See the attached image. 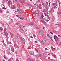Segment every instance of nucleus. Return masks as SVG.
<instances>
[{
	"instance_id": "nucleus-1",
	"label": "nucleus",
	"mask_w": 61,
	"mask_h": 61,
	"mask_svg": "<svg viewBox=\"0 0 61 61\" xmlns=\"http://www.w3.org/2000/svg\"><path fill=\"white\" fill-rule=\"evenodd\" d=\"M7 35H8V34L6 32H4V36L6 38H8V36H7Z\"/></svg>"
},
{
	"instance_id": "nucleus-2",
	"label": "nucleus",
	"mask_w": 61,
	"mask_h": 61,
	"mask_svg": "<svg viewBox=\"0 0 61 61\" xmlns=\"http://www.w3.org/2000/svg\"><path fill=\"white\" fill-rule=\"evenodd\" d=\"M59 3H58L57 2L56 3V5L57 6H59V5L60 4V2L58 1Z\"/></svg>"
},
{
	"instance_id": "nucleus-3",
	"label": "nucleus",
	"mask_w": 61,
	"mask_h": 61,
	"mask_svg": "<svg viewBox=\"0 0 61 61\" xmlns=\"http://www.w3.org/2000/svg\"><path fill=\"white\" fill-rule=\"evenodd\" d=\"M20 13L21 14H22V13H24V11L23 10L21 9L20 10Z\"/></svg>"
},
{
	"instance_id": "nucleus-4",
	"label": "nucleus",
	"mask_w": 61,
	"mask_h": 61,
	"mask_svg": "<svg viewBox=\"0 0 61 61\" xmlns=\"http://www.w3.org/2000/svg\"><path fill=\"white\" fill-rule=\"evenodd\" d=\"M36 13L37 14H39V11H38V10H36L35 11Z\"/></svg>"
},
{
	"instance_id": "nucleus-5",
	"label": "nucleus",
	"mask_w": 61,
	"mask_h": 61,
	"mask_svg": "<svg viewBox=\"0 0 61 61\" xmlns=\"http://www.w3.org/2000/svg\"><path fill=\"white\" fill-rule=\"evenodd\" d=\"M11 50L12 52H14V51H15V50H14V48L12 47L11 49Z\"/></svg>"
},
{
	"instance_id": "nucleus-6",
	"label": "nucleus",
	"mask_w": 61,
	"mask_h": 61,
	"mask_svg": "<svg viewBox=\"0 0 61 61\" xmlns=\"http://www.w3.org/2000/svg\"><path fill=\"white\" fill-rule=\"evenodd\" d=\"M27 61H32V60L30 59V58H29L27 60Z\"/></svg>"
},
{
	"instance_id": "nucleus-7",
	"label": "nucleus",
	"mask_w": 61,
	"mask_h": 61,
	"mask_svg": "<svg viewBox=\"0 0 61 61\" xmlns=\"http://www.w3.org/2000/svg\"><path fill=\"white\" fill-rule=\"evenodd\" d=\"M30 55H33V54H34V52L31 51H30Z\"/></svg>"
},
{
	"instance_id": "nucleus-8",
	"label": "nucleus",
	"mask_w": 61,
	"mask_h": 61,
	"mask_svg": "<svg viewBox=\"0 0 61 61\" xmlns=\"http://www.w3.org/2000/svg\"><path fill=\"white\" fill-rule=\"evenodd\" d=\"M43 23L45 25H47V24H46V23L45 21H43Z\"/></svg>"
},
{
	"instance_id": "nucleus-9",
	"label": "nucleus",
	"mask_w": 61,
	"mask_h": 61,
	"mask_svg": "<svg viewBox=\"0 0 61 61\" xmlns=\"http://www.w3.org/2000/svg\"><path fill=\"white\" fill-rule=\"evenodd\" d=\"M43 57H45V58L46 57V55L45 54H43Z\"/></svg>"
},
{
	"instance_id": "nucleus-10",
	"label": "nucleus",
	"mask_w": 61,
	"mask_h": 61,
	"mask_svg": "<svg viewBox=\"0 0 61 61\" xmlns=\"http://www.w3.org/2000/svg\"><path fill=\"white\" fill-rule=\"evenodd\" d=\"M42 43H46V41L45 40H42L41 41Z\"/></svg>"
},
{
	"instance_id": "nucleus-11",
	"label": "nucleus",
	"mask_w": 61,
	"mask_h": 61,
	"mask_svg": "<svg viewBox=\"0 0 61 61\" xmlns=\"http://www.w3.org/2000/svg\"><path fill=\"white\" fill-rule=\"evenodd\" d=\"M40 35H43V32L41 31H40Z\"/></svg>"
},
{
	"instance_id": "nucleus-12",
	"label": "nucleus",
	"mask_w": 61,
	"mask_h": 61,
	"mask_svg": "<svg viewBox=\"0 0 61 61\" xmlns=\"http://www.w3.org/2000/svg\"><path fill=\"white\" fill-rule=\"evenodd\" d=\"M17 38L19 39H20V36L19 35H18L17 36Z\"/></svg>"
},
{
	"instance_id": "nucleus-13",
	"label": "nucleus",
	"mask_w": 61,
	"mask_h": 61,
	"mask_svg": "<svg viewBox=\"0 0 61 61\" xmlns=\"http://www.w3.org/2000/svg\"><path fill=\"white\" fill-rule=\"evenodd\" d=\"M13 59L12 58H11L10 59L8 60V61H11V60H13Z\"/></svg>"
},
{
	"instance_id": "nucleus-14",
	"label": "nucleus",
	"mask_w": 61,
	"mask_h": 61,
	"mask_svg": "<svg viewBox=\"0 0 61 61\" xmlns=\"http://www.w3.org/2000/svg\"><path fill=\"white\" fill-rule=\"evenodd\" d=\"M56 38L57 39V40L56 39V40H55V41H59V40H58V37L57 36H56Z\"/></svg>"
},
{
	"instance_id": "nucleus-15",
	"label": "nucleus",
	"mask_w": 61,
	"mask_h": 61,
	"mask_svg": "<svg viewBox=\"0 0 61 61\" xmlns=\"http://www.w3.org/2000/svg\"><path fill=\"white\" fill-rule=\"evenodd\" d=\"M21 33H22L23 34H24V33H25V31L24 30H22L21 32H20Z\"/></svg>"
},
{
	"instance_id": "nucleus-16",
	"label": "nucleus",
	"mask_w": 61,
	"mask_h": 61,
	"mask_svg": "<svg viewBox=\"0 0 61 61\" xmlns=\"http://www.w3.org/2000/svg\"><path fill=\"white\" fill-rule=\"evenodd\" d=\"M3 28L2 27H0V30L1 31H3Z\"/></svg>"
},
{
	"instance_id": "nucleus-17",
	"label": "nucleus",
	"mask_w": 61,
	"mask_h": 61,
	"mask_svg": "<svg viewBox=\"0 0 61 61\" xmlns=\"http://www.w3.org/2000/svg\"><path fill=\"white\" fill-rule=\"evenodd\" d=\"M21 39L22 40V41H25V39L24 38H23L21 37Z\"/></svg>"
},
{
	"instance_id": "nucleus-18",
	"label": "nucleus",
	"mask_w": 61,
	"mask_h": 61,
	"mask_svg": "<svg viewBox=\"0 0 61 61\" xmlns=\"http://www.w3.org/2000/svg\"><path fill=\"white\" fill-rule=\"evenodd\" d=\"M8 3L9 4H10L11 3V0H9L8 1Z\"/></svg>"
},
{
	"instance_id": "nucleus-19",
	"label": "nucleus",
	"mask_w": 61,
	"mask_h": 61,
	"mask_svg": "<svg viewBox=\"0 0 61 61\" xmlns=\"http://www.w3.org/2000/svg\"><path fill=\"white\" fill-rule=\"evenodd\" d=\"M39 56H40L39 55H38V54L36 56L37 57H39Z\"/></svg>"
},
{
	"instance_id": "nucleus-20",
	"label": "nucleus",
	"mask_w": 61,
	"mask_h": 61,
	"mask_svg": "<svg viewBox=\"0 0 61 61\" xmlns=\"http://www.w3.org/2000/svg\"><path fill=\"white\" fill-rule=\"evenodd\" d=\"M51 11L52 12H54V9L53 8H52L51 10Z\"/></svg>"
},
{
	"instance_id": "nucleus-21",
	"label": "nucleus",
	"mask_w": 61,
	"mask_h": 61,
	"mask_svg": "<svg viewBox=\"0 0 61 61\" xmlns=\"http://www.w3.org/2000/svg\"><path fill=\"white\" fill-rule=\"evenodd\" d=\"M29 25H34V24L33 23H30Z\"/></svg>"
},
{
	"instance_id": "nucleus-22",
	"label": "nucleus",
	"mask_w": 61,
	"mask_h": 61,
	"mask_svg": "<svg viewBox=\"0 0 61 61\" xmlns=\"http://www.w3.org/2000/svg\"><path fill=\"white\" fill-rule=\"evenodd\" d=\"M54 38L55 40H56V36H54Z\"/></svg>"
},
{
	"instance_id": "nucleus-23",
	"label": "nucleus",
	"mask_w": 61,
	"mask_h": 61,
	"mask_svg": "<svg viewBox=\"0 0 61 61\" xmlns=\"http://www.w3.org/2000/svg\"><path fill=\"white\" fill-rule=\"evenodd\" d=\"M10 33L11 36H13V34H12V33L10 32Z\"/></svg>"
},
{
	"instance_id": "nucleus-24",
	"label": "nucleus",
	"mask_w": 61,
	"mask_h": 61,
	"mask_svg": "<svg viewBox=\"0 0 61 61\" xmlns=\"http://www.w3.org/2000/svg\"><path fill=\"white\" fill-rule=\"evenodd\" d=\"M0 24H1V25H2V26H4V23L1 22Z\"/></svg>"
},
{
	"instance_id": "nucleus-25",
	"label": "nucleus",
	"mask_w": 61,
	"mask_h": 61,
	"mask_svg": "<svg viewBox=\"0 0 61 61\" xmlns=\"http://www.w3.org/2000/svg\"><path fill=\"white\" fill-rule=\"evenodd\" d=\"M19 24V23L18 22H17L15 23V25H18Z\"/></svg>"
},
{
	"instance_id": "nucleus-26",
	"label": "nucleus",
	"mask_w": 61,
	"mask_h": 61,
	"mask_svg": "<svg viewBox=\"0 0 61 61\" xmlns=\"http://www.w3.org/2000/svg\"><path fill=\"white\" fill-rule=\"evenodd\" d=\"M53 50H55L56 49L55 48H54L53 47L51 48Z\"/></svg>"
},
{
	"instance_id": "nucleus-27",
	"label": "nucleus",
	"mask_w": 61,
	"mask_h": 61,
	"mask_svg": "<svg viewBox=\"0 0 61 61\" xmlns=\"http://www.w3.org/2000/svg\"><path fill=\"white\" fill-rule=\"evenodd\" d=\"M24 0H20V2L21 3H23V2H24Z\"/></svg>"
},
{
	"instance_id": "nucleus-28",
	"label": "nucleus",
	"mask_w": 61,
	"mask_h": 61,
	"mask_svg": "<svg viewBox=\"0 0 61 61\" xmlns=\"http://www.w3.org/2000/svg\"><path fill=\"white\" fill-rule=\"evenodd\" d=\"M6 28H5L4 29V32H5L6 31Z\"/></svg>"
},
{
	"instance_id": "nucleus-29",
	"label": "nucleus",
	"mask_w": 61,
	"mask_h": 61,
	"mask_svg": "<svg viewBox=\"0 0 61 61\" xmlns=\"http://www.w3.org/2000/svg\"><path fill=\"white\" fill-rule=\"evenodd\" d=\"M43 12H46V10H45L44 9L43 10Z\"/></svg>"
},
{
	"instance_id": "nucleus-30",
	"label": "nucleus",
	"mask_w": 61,
	"mask_h": 61,
	"mask_svg": "<svg viewBox=\"0 0 61 61\" xmlns=\"http://www.w3.org/2000/svg\"><path fill=\"white\" fill-rule=\"evenodd\" d=\"M17 6L18 7H20V5H19V4H17Z\"/></svg>"
},
{
	"instance_id": "nucleus-31",
	"label": "nucleus",
	"mask_w": 61,
	"mask_h": 61,
	"mask_svg": "<svg viewBox=\"0 0 61 61\" xmlns=\"http://www.w3.org/2000/svg\"><path fill=\"white\" fill-rule=\"evenodd\" d=\"M44 20H41L40 21V22L42 23H43V22H44Z\"/></svg>"
},
{
	"instance_id": "nucleus-32",
	"label": "nucleus",
	"mask_w": 61,
	"mask_h": 61,
	"mask_svg": "<svg viewBox=\"0 0 61 61\" xmlns=\"http://www.w3.org/2000/svg\"><path fill=\"white\" fill-rule=\"evenodd\" d=\"M19 30L20 32H21L23 30H22V29H20Z\"/></svg>"
},
{
	"instance_id": "nucleus-33",
	"label": "nucleus",
	"mask_w": 61,
	"mask_h": 61,
	"mask_svg": "<svg viewBox=\"0 0 61 61\" xmlns=\"http://www.w3.org/2000/svg\"><path fill=\"white\" fill-rule=\"evenodd\" d=\"M16 16H17V17H19V15H16Z\"/></svg>"
},
{
	"instance_id": "nucleus-34",
	"label": "nucleus",
	"mask_w": 61,
	"mask_h": 61,
	"mask_svg": "<svg viewBox=\"0 0 61 61\" xmlns=\"http://www.w3.org/2000/svg\"><path fill=\"white\" fill-rule=\"evenodd\" d=\"M11 8H12L13 9H14V8H15V6H13L11 7Z\"/></svg>"
},
{
	"instance_id": "nucleus-35",
	"label": "nucleus",
	"mask_w": 61,
	"mask_h": 61,
	"mask_svg": "<svg viewBox=\"0 0 61 61\" xmlns=\"http://www.w3.org/2000/svg\"><path fill=\"white\" fill-rule=\"evenodd\" d=\"M15 47L17 48H19V47L18 46H17L15 45Z\"/></svg>"
},
{
	"instance_id": "nucleus-36",
	"label": "nucleus",
	"mask_w": 61,
	"mask_h": 61,
	"mask_svg": "<svg viewBox=\"0 0 61 61\" xmlns=\"http://www.w3.org/2000/svg\"><path fill=\"white\" fill-rule=\"evenodd\" d=\"M44 14L45 15V16H46L47 15L46 14V13H44Z\"/></svg>"
},
{
	"instance_id": "nucleus-37",
	"label": "nucleus",
	"mask_w": 61,
	"mask_h": 61,
	"mask_svg": "<svg viewBox=\"0 0 61 61\" xmlns=\"http://www.w3.org/2000/svg\"><path fill=\"white\" fill-rule=\"evenodd\" d=\"M51 61H55V60L54 59H51Z\"/></svg>"
},
{
	"instance_id": "nucleus-38",
	"label": "nucleus",
	"mask_w": 61,
	"mask_h": 61,
	"mask_svg": "<svg viewBox=\"0 0 61 61\" xmlns=\"http://www.w3.org/2000/svg\"><path fill=\"white\" fill-rule=\"evenodd\" d=\"M2 9H6V8L5 7H2Z\"/></svg>"
},
{
	"instance_id": "nucleus-39",
	"label": "nucleus",
	"mask_w": 61,
	"mask_h": 61,
	"mask_svg": "<svg viewBox=\"0 0 61 61\" xmlns=\"http://www.w3.org/2000/svg\"><path fill=\"white\" fill-rule=\"evenodd\" d=\"M46 5H48V2H46Z\"/></svg>"
},
{
	"instance_id": "nucleus-40",
	"label": "nucleus",
	"mask_w": 61,
	"mask_h": 61,
	"mask_svg": "<svg viewBox=\"0 0 61 61\" xmlns=\"http://www.w3.org/2000/svg\"><path fill=\"white\" fill-rule=\"evenodd\" d=\"M42 5H44V6H45V5H44V3L42 2Z\"/></svg>"
},
{
	"instance_id": "nucleus-41",
	"label": "nucleus",
	"mask_w": 61,
	"mask_h": 61,
	"mask_svg": "<svg viewBox=\"0 0 61 61\" xmlns=\"http://www.w3.org/2000/svg\"><path fill=\"white\" fill-rule=\"evenodd\" d=\"M41 14H42V16H41V17H42V18H43V17H44V16H43V13H42V12H41Z\"/></svg>"
},
{
	"instance_id": "nucleus-42",
	"label": "nucleus",
	"mask_w": 61,
	"mask_h": 61,
	"mask_svg": "<svg viewBox=\"0 0 61 61\" xmlns=\"http://www.w3.org/2000/svg\"><path fill=\"white\" fill-rule=\"evenodd\" d=\"M4 58H5V59H6V58H5V55L4 56Z\"/></svg>"
},
{
	"instance_id": "nucleus-43",
	"label": "nucleus",
	"mask_w": 61,
	"mask_h": 61,
	"mask_svg": "<svg viewBox=\"0 0 61 61\" xmlns=\"http://www.w3.org/2000/svg\"><path fill=\"white\" fill-rule=\"evenodd\" d=\"M2 10H0V13H2Z\"/></svg>"
},
{
	"instance_id": "nucleus-44",
	"label": "nucleus",
	"mask_w": 61,
	"mask_h": 61,
	"mask_svg": "<svg viewBox=\"0 0 61 61\" xmlns=\"http://www.w3.org/2000/svg\"><path fill=\"white\" fill-rule=\"evenodd\" d=\"M42 8L40 6L39 7V9H42Z\"/></svg>"
},
{
	"instance_id": "nucleus-45",
	"label": "nucleus",
	"mask_w": 61,
	"mask_h": 61,
	"mask_svg": "<svg viewBox=\"0 0 61 61\" xmlns=\"http://www.w3.org/2000/svg\"><path fill=\"white\" fill-rule=\"evenodd\" d=\"M47 36H48V37H49L50 36L49 35V34H47Z\"/></svg>"
},
{
	"instance_id": "nucleus-46",
	"label": "nucleus",
	"mask_w": 61,
	"mask_h": 61,
	"mask_svg": "<svg viewBox=\"0 0 61 61\" xmlns=\"http://www.w3.org/2000/svg\"><path fill=\"white\" fill-rule=\"evenodd\" d=\"M52 20L53 21H54V20H55V19H54V18H52Z\"/></svg>"
},
{
	"instance_id": "nucleus-47",
	"label": "nucleus",
	"mask_w": 61,
	"mask_h": 61,
	"mask_svg": "<svg viewBox=\"0 0 61 61\" xmlns=\"http://www.w3.org/2000/svg\"><path fill=\"white\" fill-rule=\"evenodd\" d=\"M36 29H39V28L38 27H36Z\"/></svg>"
},
{
	"instance_id": "nucleus-48",
	"label": "nucleus",
	"mask_w": 61,
	"mask_h": 61,
	"mask_svg": "<svg viewBox=\"0 0 61 61\" xmlns=\"http://www.w3.org/2000/svg\"><path fill=\"white\" fill-rule=\"evenodd\" d=\"M33 36L34 37H36V35L35 34L33 35Z\"/></svg>"
},
{
	"instance_id": "nucleus-49",
	"label": "nucleus",
	"mask_w": 61,
	"mask_h": 61,
	"mask_svg": "<svg viewBox=\"0 0 61 61\" xmlns=\"http://www.w3.org/2000/svg\"><path fill=\"white\" fill-rule=\"evenodd\" d=\"M47 16L48 17V18H50V17H49V16L48 15H47Z\"/></svg>"
},
{
	"instance_id": "nucleus-50",
	"label": "nucleus",
	"mask_w": 61,
	"mask_h": 61,
	"mask_svg": "<svg viewBox=\"0 0 61 61\" xmlns=\"http://www.w3.org/2000/svg\"><path fill=\"white\" fill-rule=\"evenodd\" d=\"M45 49L46 50H48V49H47V48H45Z\"/></svg>"
},
{
	"instance_id": "nucleus-51",
	"label": "nucleus",
	"mask_w": 61,
	"mask_h": 61,
	"mask_svg": "<svg viewBox=\"0 0 61 61\" xmlns=\"http://www.w3.org/2000/svg\"><path fill=\"white\" fill-rule=\"evenodd\" d=\"M9 54H10V53L9 52H7V54H8V55H9Z\"/></svg>"
},
{
	"instance_id": "nucleus-52",
	"label": "nucleus",
	"mask_w": 61,
	"mask_h": 61,
	"mask_svg": "<svg viewBox=\"0 0 61 61\" xmlns=\"http://www.w3.org/2000/svg\"><path fill=\"white\" fill-rule=\"evenodd\" d=\"M52 5H55V4L54 3H53L52 4Z\"/></svg>"
},
{
	"instance_id": "nucleus-53",
	"label": "nucleus",
	"mask_w": 61,
	"mask_h": 61,
	"mask_svg": "<svg viewBox=\"0 0 61 61\" xmlns=\"http://www.w3.org/2000/svg\"><path fill=\"white\" fill-rule=\"evenodd\" d=\"M52 56H54V54H53V53H52Z\"/></svg>"
},
{
	"instance_id": "nucleus-54",
	"label": "nucleus",
	"mask_w": 61,
	"mask_h": 61,
	"mask_svg": "<svg viewBox=\"0 0 61 61\" xmlns=\"http://www.w3.org/2000/svg\"><path fill=\"white\" fill-rule=\"evenodd\" d=\"M19 27H20V28H21V27H22V26H21L19 25Z\"/></svg>"
},
{
	"instance_id": "nucleus-55",
	"label": "nucleus",
	"mask_w": 61,
	"mask_h": 61,
	"mask_svg": "<svg viewBox=\"0 0 61 61\" xmlns=\"http://www.w3.org/2000/svg\"><path fill=\"white\" fill-rule=\"evenodd\" d=\"M58 13H59V14L60 15V14H61V12H59Z\"/></svg>"
},
{
	"instance_id": "nucleus-56",
	"label": "nucleus",
	"mask_w": 61,
	"mask_h": 61,
	"mask_svg": "<svg viewBox=\"0 0 61 61\" xmlns=\"http://www.w3.org/2000/svg\"><path fill=\"white\" fill-rule=\"evenodd\" d=\"M49 37H50V39H51L52 38V37L49 36Z\"/></svg>"
},
{
	"instance_id": "nucleus-57",
	"label": "nucleus",
	"mask_w": 61,
	"mask_h": 61,
	"mask_svg": "<svg viewBox=\"0 0 61 61\" xmlns=\"http://www.w3.org/2000/svg\"><path fill=\"white\" fill-rule=\"evenodd\" d=\"M50 33L52 35H53V33L52 32H50Z\"/></svg>"
},
{
	"instance_id": "nucleus-58",
	"label": "nucleus",
	"mask_w": 61,
	"mask_h": 61,
	"mask_svg": "<svg viewBox=\"0 0 61 61\" xmlns=\"http://www.w3.org/2000/svg\"><path fill=\"white\" fill-rule=\"evenodd\" d=\"M16 61H19L18 59H17L16 60Z\"/></svg>"
},
{
	"instance_id": "nucleus-59",
	"label": "nucleus",
	"mask_w": 61,
	"mask_h": 61,
	"mask_svg": "<svg viewBox=\"0 0 61 61\" xmlns=\"http://www.w3.org/2000/svg\"><path fill=\"white\" fill-rule=\"evenodd\" d=\"M19 11V9H17V11L18 12Z\"/></svg>"
},
{
	"instance_id": "nucleus-60",
	"label": "nucleus",
	"mask_w": 61,
	"mask_h": 61,
	"mask_svg": "<svg viewBox=\"0 0 61 61\" xmlns=\"http://www.w3.org/2000/svg\"><path fill=\"white\" fill-rule=\"evenodd\" d=\"M31 38H33V36H31L30 37Z\"/></svg>"
},
{
	"instance_id": "nucleus-61",
	"label": "nucleus",
	"mask_w": 61,
	"mask_h": 61,
	"mask_svg": "<svg viewBox=\"0 0 61 61\" xmlns=\"http://www.w3.org/2000/svg\"><path fill=\"white\" fill-rule=\"evenodd\" d=\"M27 31V30L26 29L25 30V32H26Z\"/></svg>"
},
{
	"instance_id": "nucleus-62",
	"label": "nucleus",
	"mask_w": 61,
	"mask_h": 61,
	"mask_svg": "<svg viewBox=\"0 0 61 61\" xmlns=\"http://www.w3.org/2000/svg\"><path fill=\"white\" fill-rule=\"evenodd\" d=\"M6 13H7V14H8V13H9V11H7L6 12Z\"/></svg>"
},
{
	"instance_id": "nucleus-63",
	"label": "nucleus",
	"mask_w": 61,
	"mask_h": 61,
	"mask_svg": "<svg viewBox=\"0 0 61 61\" xmlns=\"http://www.w3.org/2000/svg\"><path fill=\"white\" fill-rule=\"evenodd\" d=\"M46 7H47V5H46Z\"/></svg>"
},
{
	"instance_id": "nucleus-64",
	"label": "nucleus",
	"mask_w": 61,
	"mask_h": 61,
	"mask_svg": "<svg viewBox=\"0 0 61 61\" xmlns=\"http://www.w3.org/2000/svg\"><path fill=\"white\" fill-rule=\"evenodd\" d=\"M35 43H38V41H35Z\"/></svg>"
}]
</instances>
